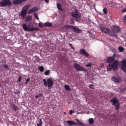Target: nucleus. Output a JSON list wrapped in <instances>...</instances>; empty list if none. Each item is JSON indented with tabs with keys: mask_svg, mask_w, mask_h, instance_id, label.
<instances>
[{
	"mask_svg": "<svg viewBox=\"0 0 126 126\" xmlns=\"http://www.w3.org/2000/svg\"><path fill=\"white\" fill-rule=\"evenodd\" d=\"M28 27L27 26V24H23L22 27L24 30L27 31H34L37 30L39 29L38 28L33 27V25L32 22H30L28 24Z\"/></svg>",
	"mask_w": 126,
	"mask_h": 126,
	"instance_id": "f257e3e1",
	"label": "nucleus"
},
{
	"mask_svg": "<svg viewBox=\"0 0 126 126\" xmlns=\"http://www.w3.org/2000/svg\"><path fill=\"white\" fill-rule=\"evenodd\" d=\"M118 61L117 60L110 63L107 67V71H110L112 68L114 70H116L118 68Z\"/></svg>",
	"mask_w": 126,
	"mask_h": 126,
	"instance_id": "f03ea898",
	"label": "nucleus"
},
{
	"mask_svg": "<svg viewBox=\"0 0 126 126\" xmlns=\"http://www.w3.org/2000/svg\"><path fill=\"white\" fill-rule=\"evenodd\" d=\"M99 27L102 31L105 33H109L110 32V29L106 27L103 24L99 25Z\"/></svg>",
	"mask_w": 126,
	"mask_h": 126,
	"instance_id": "7ed1b4c3",
	"label": "nucleus"
},
{
	"mask_svg": "<svg viewBox=\"0 0 126 126\" xmlns=\"http://www.w3.org/2000/svg\"><path fill=\"white\" fill-rule=\"evenodd\" d=\"M43 81L44 82V84L45 86H47V85L48 87H51L52 86L53 82L52 80L51 79H48L47 80V81L45 79H44Z\"/></svg>",
	"mask_w": 126,
	"mask_h": 126,
	"instance_id": "20e7f679",
	"label": "nucleus"
},
{
	"mask_svg": "<svg viewBox=\"0 0 126 126\" xmlns=\"http://www.w3.org/2000/svg\"><path fill=\"white\" fill-rule=\"evenodd\" d=\"M66 122L67 124L69 125V126H72V125H77L78 124L81 125L82 126L85 125V124L82 123L80 121L78 122V124H77L74 122L70 120L67 121Z\"/></svg>",
	"mask_w": 126,
	"mask_h": 126,
	"instance_id": "39448f33",
	"label": "nucleus"
},
{
	"mask_svg": "<svg viewBox=\"0 0 126 126\" xmlns=\"http://www.w3.org/2000/svg\"><path fill=\"white\" fill-rule=\"evenodd\" d=\"M11 4L12 3L9 0H3L0 3V5L3 7L6 6H10Z\"/></svg>",
	"mask_w": 126,
	"mask_h": 126,
	"instance_id": "423d86ee",
	"label": "nucleus"
},
{
	"mask_svg": "<svg viewBox=\"0 0 126 126\" xmlns=\"http://www.w3.org/2000/svg\"><path fill=\"white\" fill-rule=\"evenodd\" d=\"M75 68L77 70L81 71H86V70L84 69V68L80 65L77 63H75L74 65Z\"/></svg>",
	"mask_w": 126,
	"mask_h": 126,
	"instance_id": "0eeeda50",
	"label": "nucleus"
},
{
	"mask_svg": "<svg viewBox=\"0 0 126 126\" xmlns=\"http://www.w3.org/2000/svg\"><path fill=\"white\" fill-rule=\"evenodd\" d=\"M71 28L74 32L77 33H81L82 31L81 30L74 26H72Z\"/></svg>",
	"mask_w": 126,
	"mask_h": 126,
	"instance_id": "6e6552de",
	"label": "nucleus"
},
{
	"mask_svg": "<svg viewBox=\"0 0 126 126\" xmlns=\"http://www.w3.org/2000/svg\"><path fill=\"white\" fill-rule=\"evenodd\" d=\"M121 67L126 73V60L124 59L123 60Z\"/></svg>",
	"mask_w": 126,
	"mask_h": 126,
	"instance_id": "1a4fd4ad",
	"label": "nucleus"
},
{
	"mask_svg": "<svg viewBox=\"0 0 126 126\" xmlns=\"http://www.w3.org/2000/svg\"><path fill=\"white\" fill-rule=\"evenodd\" d=\"M72 15L75 18H79L80 16L81 15L79 12L77 10H75V12L72 14Z\"/></svg>",
	"mask_w": 126,
	"mask_h": 126,
	"instance_id": "9d476101",
	"label": "nucleus"
},
{
	"mask_svg": "<svg viewBox=\"0 0 126 126\" xmlns=\"http://www.w3.org/2000/svg\"><path fill=\"white\" fill-rule=\"evenodd\" d=\"M110 102L112 103V105H115L119 103V101L116 97L112 99L110 101Z\"/></svg>",
	"mask_w": 126,
	"mask_h": 126,
	"instance_id": "9b49d317",
	"label": "nucleus"
},
{
	"mask_svg": "<svg viewBox=\"0 0 126 126\" xmlns=\"http://www.w3.org/2000/svg\"><path fill=\"white\" fill-rule=\"evenodd\" d=\"M10 107L14 111H16L18 110V107L15 104L11 103L10 104Z\"/></svg>",
	"mask_w": 126,
	"mask_h": 126,
	"instance_id": "f8f14e48",
	"label": "nucleus"
},
{
	"mask_svg": "<svg viewBox=\"0 0 126 126\" xmlns=\"http://www.w3.org/2000/svg\"><path fill=\"white\" fill-rule=\"evenodd\" d=\"M27 12V10L23 8L22 11L20 13L19 15L20 16H22L24 18L26 15Z\"/></svg>",
	"mask_w": 126,
	"mask_h": 126,
	"instance_id": "ddd939ff",
	"label": "nucleus"
},
{
	"mask_svg": "<svg viewBox=\"0 0 126 126\" xmlns=\"http://www.w3.org/2000/svg\"><path fill=\"white\" fill-rule=\"evenodd\" d=\"M80 52L84 55L85 56L88 57L89 54L84 49H81L80 50Z\"/></svg>",
	"mask_w": 126,
	"mask_h": 126,
	"instance_id": "4468645a",
	"label": "nucleus"
},
{
	"mask_svg": "<svg viewBox=\"0 0 126 126\" xmlns=\"http://www.w3.org/2000/svg\"><path fill=\"white\" fill-rule=\"evenodd\" d=\"M115 56V54H114L112 56L109 57L106 61V62L107 63H108L111 62L114 59Z\"/></svg>",
	"mask_w": 126,
	"mask_h": 126,
	"instance_id": "2eb2a0df",
	"label": "nucleus"
},
{
	"mask_svg": "<svg viewBox=\"0 0 126 126\" xmlns=\"http://www.w3.org/2000/svg\"><path fill=\"white\" fill-rule=\"evenodd\" d=\"M112 80L115 83H118L121 80V79L120 78L117 79L115 77H113L112 78Z\"/></svg>",
	"mask_w": 126,
	"mask_h": 126,
	"instance_id": "dca6fc26",
	"label": "nucleus"
},
{
	"mask_svg": "<svg viewBox=\"0 0 126 126\" xmlns=\"http://www.w3.org/2000/svg\"><path fill=\"white\" fill-rule=\"evenodd\" d=\"M38 9V8L37 7H34L32 8V9H30V10H29L28 12V14H32L34 12L36 11Z\"/></svg>",
	"mask_w": 126,
	"mask_h": 126,
	"instance_id": "f3484780",
	"label": "nucleus"
},
{
	"mask_svg": "<svg viewBox=\"0 0 126 126\" xmlns=\"http://www.w3.org/2000/svg\"><path fill=\"white\" fill-rule=\"evenodd\" d=\"M120 29L118 27L115 26L113 27V28L112 29L113 32L114 33H117L119 32Z\"/></svg>",
	"mask_w": 126,
	"mask_h": 126,
	"instance_id": "a211bd4d",
	"label": "nucleus"
},
{
	"mask_svg": "<svg viewBox=\"0 0 126 126\" xmlns=\"http://www.w3.org/2000/svg\"><path fill=\"white\" fill-rule=\"evenodd\" d=\"M70 28L69 26H64L61 29V31L63 32H66Z\"/></svg>",
	"mask_w": 126,
	"mask_h": 126,
	"instance_id": "6ab92c4d",
	"label": "nucleus"
},
{
	"mask_svg": "<svg viewBox=\"0 0 126 126\" xmlns=\"http://www.w3.org/2000/svg\"><path fill=\"white\" fill-rule=\"evenodd\" d=\"M22 3L21 0H14L13 2V3L16 5H19Z\"/></svg>",
	"mask_w": 126,
	"mask_h": 126,
	"instance_id": "aec40b11",
	"label": "nucleus"
},
{
	"mask_svg": "<svg viewBox=\"0 0 126 126\" xmlns=\"http://www.w3.org/2000/svg\"><path fill=\"white\" fill-rule=\"evenodd\" d=\"M32 19V16H27L26 18L25 21L27 22L30 21Z\"/></svg>",
	"mask_w": 126,
	"mask_h": 126,
	"instance_id": "412c9836",
	"label": "nucleus"
},
{
	"mask_svg": "<svg viewBox=\"0 0 126 126\" xmlns=\"http://www.w3.org/2000/svg\"><path fill=\"white\" fill-rule=\"evenodd\" d=\"M114 6L118 9H120V4L117 3H115L114 4Z\"/></svg>",
	"mask_w": 126,
	"mask_h": 126,
	"instance_id": "4be33fe9",
	"label": "nucleus"
},
{
	"mask_svg": "<svg viewBox=\"0 0 126 126\" xmlns=\"http://www.w3.org/2000/svg\"><path fill=\"white\" fill-rule=\"evenodd\" d=\"M2 65L3 67L6 68H8V65H7L6 62H5L3 61H2Z\"/></svg>",
	"mask_w": 126,
	"mask_h": 126,
	"instance_id": "5701e85b",
	"label": "nucleus"
},
{
	"mask_svg": "<svg viewBox=\"0 0 126 126\" xmlns=\"http://www.w3.org/2000/svg\"><path fill=\"white\" fill-rule=\"evenodd\" d=\"M88 122L89 124H93L94 122V120L93 118H90L88 120Z\"/></svg>",
	"mask_w": 126,
	"mask_h": 126,
	"instance_id": "b1692460",
	"label": "nucleus"
},
{
	"mask_svg": "<svg viewBox=\"0 0 126 126\" xmlns=\"http://www.w3.org/2000/svg\"><path fill=\"white\" fill-rule=\"evenodd\" d=\"M52 26V24L51 23H48L47 22L44 24V26Z\"/></svg>",
	"mask_w": 126,
	"mask_h": 126,
	"instance_id": "393cba45",
	"label": "nucleus"
},
{
	"mask_svg": "<svg viewBox=\"0 0 126 126\" xmlns=\"http://www.w3.org/2000/svg\"><path fill=\"white\" fill-rule=\"evenodd\" d=\"M39 123L37 124V126H41L42 124V119H39Z\"/></svg>",
	"mask_w": 126,
	"mask_h": 126,
	"instance_id": "a878e982",
	"label": "nucleus"
},
{
	"mask_svg": "<svg viewBox=\"0 0 126 126\" xmlns=\"http://www.w3.org/2000/svg\"><path fill=\"white\" fill-rule=\"evenodd\" d=\"M57 5L58 8V9L60 11H61L62 10V9L61 7V6L60 4L57 3Z\"/></svg>",
	"mask_w": 126,
	"mask_h": 126,
	"instance_id": "bb28decb",
	"label": "nucleus"
},
{
	"mask_svg": "<svg viewBox=\"0 0 126 126\" xmlns=\"http://www.w3.org/2000/svg\"><path fill=\"white\" fill-rule=\"evenodd\" d=\"M31 5H27L25 6L23 8L24 9L27 10L31 6Z\"/></svg>",
	"mask_w": 126,
	"mask_h": 126,
	"instance_id": "cd10ccee",
	"label": "nucleus"
},
{
	"mask_svg": "<svg viewBox=\"0 0 126 126\" xmlns=\"http://www.w3.org/2000/svg\"><path fill=\"white\" fill-rule=\"evenodd\" d=\"M39 69L41 72H42L44 70V68L43 66H40L39 67Z\"/></svg>",
	"mask_w": 126,
	"mask_h": 126,
	"instance_id": "c85d7f7f",
	"label": "nucleus"
},
{
	"mask_svg": "<svg viewBox=\"0 0 126 126\" xmlns=\"http://www.w3.org/2000/svg\"><path fill=\"white\" fill-rule=\"evenodd\" d=\"M120 52H122L123 51L124 49L121 47H120L118 48Z\"/></svg>",
	"mask_w": 126,
	"mask_h": 126,
	"instance_id": "c756f323",
	"label": "nucleus"
},
{
	"mask_svg": "<svg viewBox=\"0 0 126 126\" xmlns=\"http://www.w3.org/2000/svg\"><path fill=\"white\" fill-rule=\"evenodd\" d=\"M43 96L42 94H39L38 95H36L35 96V98H37L39 97H42Z\"/></svg>",
	"mask_w": 126,
	"mask_h": 126,
	"instance_id": "7c9ffc66",
	"label": "nucleus"
},
{
	"mask_svg": "<svg viewBox=\"0 0 126 126\" xmlns=\"http://www.w3.org/2000/svg\"><path fill=\"white\" fill-rule=\"evenodd\" d=\"M116 107V108L115 109L116 110H118L119 108V103L118 104H116V105H114Z\"/></svg>",
	"mask_w": 126,
	"mask_h": 126,
	"instance_id": "2f4dec72",
	"label": "nucleus"
},
{
	"mask_svg": "<svg viewBox=\"0 0 126 126\" xmlns=\"http://www.w3.org/2000/svg\"><path fill=\"white\" fill-rule=\"evenodd\" d=\"M39 26L40 27H42L44 26V24L42 22H40L39 23Z\"/></svg>",
	"mask_w": 126,
	"mask_h": 126,
	"instance_id": "473e14b6",
	"label": "nucleus"
},
{
	"mask_svg": "<svg viewBox=\"0 0 126 126\" xmlns=\"http://www.w3.org/2000/svg\"><path fill=\"white\" fill-rule=\"evenodd\" d=\"M49 73V70H47L46 71L45 73V74L46 75H48Z\"/></svg>",
	"mask_w": 126,
	"mask_h": 126,
	"instance_id": "72a5a7b5",
	"label": "nucleus"
},
{
	"mask_svg": "<svg viewBox=\"0 0 126 126\" xmlns=\"http://www.w3.org/2000/svg\"><path fill=\"white\" fill-rule=\"evenodd\" d=\"M103 11L104 12V13L106 15L107 14V9L106 8H105L103 9Z\"/></svg>",
	"mask_w": 126,
	"mask_h": 126,
	"instance_id": "f704fd0d",
	"label": "nucleus"
},
{
	"mask_svg": "<svg viewBox=\"0 0 126 126\" xmlns=\"http://www.w3.org/2000/svg\"><path fill=\"white\" fill-rule=\"evenodd\" d=\"M21 78L20 77H19L17 79V81L19 82H20L21 81Z\"/></svg>",
	"mask_w": 126,
	"mask_h": 126,
	"instance_id": "c9c22d12",
	"label": "nucleus"
},
{
	"mask_svg": "<svg viewBox=\"0 0 126 126\" xmlns=\"http://www.w3.org/2000/svg\"><path fill=\"white\" fill-rule=\"evenodd\" d=\"M74 111L72 110H70L69 111V114L71 115L72 113H74Z\"/></svg>",
	"mask_w": 126,
	"mask_h": 126,
	"instance_id": "e433bc0d",
	"label": "nucleus"
},
{
	"mask_svg": "<svg viewBox=\"0 0 126 126\" xmlns=\"http://www.w3.org/2000/svg\"><path fill=\"white\" fill-rule=\"evenodd\" d=\"M90 34L91 38H94V35L92 34V33H90Z\"/></svg>",
	"mask_w": 126,
	"mask_h": 126,
	"instance_id": "4c0bfd02",
	"label": "nucleus"
},
{
	"mask_svg": "<svg viewBox=\"0 0 126 126\" xmlns=\"http://www.w3.org/2000/svg\"><path fill=\"white\" fill-rule=\"evenodd\" d=\"M91 64L90 63H88L87 65H85V66L86 67H90L91 66Z\"/></svg>",
	"mask_w": 126,
	"mask_h": 126,
	"instance_id": "58836bf2",
	"label": "nucleus"
},
{
	"mask_svg": "<svg viewBox=\"0 0 126 126\" xmlns=\"http://www.w3.org/2000/svg\"><path fill=\"white\" fill-rule=\"evenodd\" d=\"M121 11L123 13H124L126 12V8L122 9L121 10Z\"/></svg>",
	"mask_w": 126,
	"mask_h": 126,
	"instance_id": "ea45409f",
	"label": "nucleus"
},
{
	"mask_svg": "<svg viewBox=\"0 0 126 126\" xmlns=\"http://www.w3.org/2000/svg\"><path fill=\"white\" fill-rule=\"evenodd\" d=\"M70 23L71 24H73L74 23V22L73 21V19L71 18L70 20Z\"/></svg>",
	"mask_w": 126,
	"mask_h": 126,
	"instance_id": "a19ab883",
	"label": "nucleus"
},
{
	"mask_svg": "<svg viewBox=\"0 0 126 126\" xmlns=\"http://www.w3.org/2000/svg\"><path fill=\"white\" fill-rule=\"evenodd\" d=\"M66 90H70V87H65Z\"/></svg>",
	"mask_w": 126,
	"mask_h": 126,
	"instance_id": "79ce46f5",
	"label": "nucleus"
},
{
	"mask_svg": "<svg viewBox=\"0 0 126 126\" xmlns=\"http://www.w3.org/2000/svg\"><path fill=\"white\" fill-rule=\"evenodd\" d=\"M69 45L70 46V47H71V48L72 49H74V48L73 47L72 44H70V43H69Z\"/></svg>",
	"mask_w": 126,
	"mask_h": 126,
	"instance_id": "37998d69",
	"label": "nucleus"
},
{
	"mask_svg": "<svg viewBox=\"0 0 126 126\" xmlns=\"http://www.w3.org/2000/svg\"><path fill=\"white\" fill-rule=\"evenodd\" d=\"M34 15L35 16L36 18V19L38 20H39V18L38 17V16L36 14H34Z\"/></svg>",
	"mask_w": 126,
	"mask_h": 126,
	"instance_id": "c03bdc74",
	"label": "nucleus"
},
{
	"mask_svg": "<svg viewBox=\"0 0 126 126\" xmlns=\"http://www.w3.org/2000/svg\"><path fill=\"white\" fill-rule=\"evenodd\" d=\"M30 80V79L29 78L27 79H26V81H27V82L26 83H27V82H28Z\"/></svg>",
	"mask_w": 126,
	"mask_h": 126,
	"instance_id": "a18cd8bd",
	"label": "nucleus"
},
{
	"mask_svg": "<svg viewBox=\"0 0 126 126\" xmlns=\"http://www.w3.org/2000/svg\"><path fill=\"white\" fill-rule=\"evenodd\" d=\"M45 2H47V3H48L49 2V0H44Z\"/></svg>",
	"mask_w": 126,
	"mask_h": 126,
	"instance_id": "49530a36",
	"label": "nucleus"
},
{
	"mask_svg": "<svg viewBox=\"0 0 126 126\" xmlns=\"http://www.w3.org/2000/svg\"><path fill=\"white\" fill-rule=\"evenodd\" d=\"M124 18L125 21L126 22V15L125 16Z\"/></svg>",
	"mask_w": 126,
	"mask_h": 126,
	"instance_id": "de8ad7c7",
	"label": "nucleus"
},
{
	"mask_svg": "<svg viewBox=\"0 0 126 126\" xmlns=\"http://www.w3.org/2000/svg\"><path fill=\"white\" fill-rule=\"evenodd\" d=\"M79 119H76V122H79Z\"/></svg>",
	"mask_w": 126,
	"mask_h": 126,
	"instance_id": "09e8293b",
	"label": "nucleus"
},
{
	"mask_svg": "<svg viewBox=\"0 0 126 126\" xmlns=\"http://www.w3.org/2000/svg\"><path fill=\"white\" fill-rule=\"evenodd\" d=\"M79 119H76V122H79Z\"/></svg>",
	"mask_w": 126,
	"mask_h": 126,
	"instance_id": "8fccbe9b",
	"label": "nucleus"
},
{
	"mask_svg": "<svg viewBox=\"0 0 126 126\" xmlns=\"http://www.w3.org/2000/svg\"><path fill=\"white\" fill-rule=\"evenodd\" d=\"M93 86V85L92 84H91L90 85H89V87H92V86Z\"/></svg>",
	"mask_w": 126,
	"mask_h": 126,
	"instance_id": "3c124183",
	"label": "nucleus"
},
{
	"mask_svg": "<svg viewBox=\"0 0 126 126\" xmlns=\"http://www.w3.org/2000/svg\"><path fill=\"white\" fill-rule=\"evenodd\" d=\"M65 87H69V86L67 85H65Z\"/></svg>",
	"mask_w": 126,
	"mask_h": 126,
	"instance_id": "603ef678",
	"label": "nucleus"
},
{
	"mask_svg": "<svg viewBox=\"0 0 126 126\" xmlns=\"http://www.w3.org/2000/svg\"><path fill=\"white\" fill-rule=\"evenodd\" d=\"M90 88H92V89H94V87H90Z\"/></svg>",
	"mask_w": 126,
	"mask_h": 126,
	"instance_id": "864d4df0",
	"label": "nucleus"
},
{
	"mask_svg": "<svg viewBox=\"0 0 126 126\" xmlns=\"http://www.w3.org/2000/svg\"><path fill=\"white\" fill-rule=\"evenodd\" d=\"M19 93V91H18L17 92H16V93Z\"/></svg>",
	"mask_w": 126,
	"mask_h": 126,
	"instance_id": "5fc2aeb1",
	"label": "nucleus"
},
{
	"mask_svg": "<svg viewBox=\"0 0 126 126\" xmlns=\"http://www.w3.org/2000/svg\"><path fill=\"white\" fill-rule=\"evenodd\" d=\"M77 21H78V20H77V19L76 18L75 19Z\"/></svg>",
	"mask_w": 126,
	"mask_h": 126,
	"instance_id": "6e6d98bb",
	"label": "nucleus"
},
{
	"mask_svg": "<svg viewBox=\"0 0 126 126\" xmlns=\"http://www.w3.org/2000/svg\"><path fill=\"white\" fill-rule=\"evenodd\" d=\"M63 113L64 114H66V112H64V113Z\"/></svg>",
	"mask_w": 126,
	"mask_h": 126,
	"instance_id": "4d7b16f0",
	"label": "nucleus"
},
{
	"mask_svg": "<svg viewBox=\"0 0 126 126\" xmlns=\"http://www.w3.org/2000/svg\"><path fill=\"white\" fill-rule=\"evenodd\" d=\"M89 33H90V32H89Z\"/></svg>",
	"mask_w": 126,
	"mask_h": 126,
	"instance_id": "13d9d810",
	"label": "nucleus"
}]
</instances>
